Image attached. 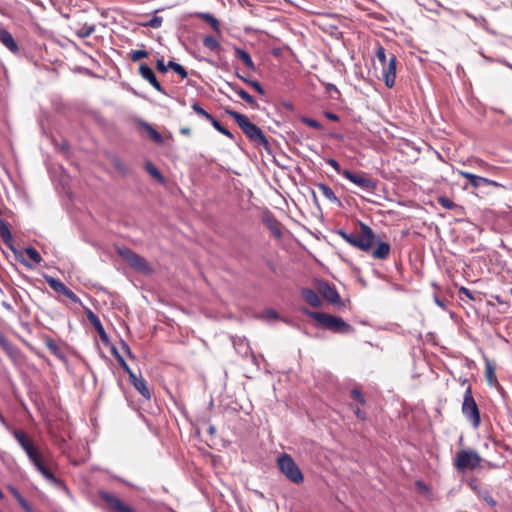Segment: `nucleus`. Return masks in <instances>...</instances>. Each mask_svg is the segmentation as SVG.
Masks as SVG:
<instances>
[{"instance_id": "nucleus-1", "label": "nucleus", "mask_w": 512, "mask_h": 512, "mask_svg": "<svg viewBox=\"0 0 512 512\" xmlns=\"http://www.w3.org/2000/svg\"><path fill=\"white\" fill-rule=\"evenodd\" d=\"M338 234L353 247L364 252H371V256L374 259L386 260L390 255V244L376 239L373 230L363 222H360L359 232L357 233H347L343 230H339Z\"/></svg>"}, {"instance_id": "nucleus-2", "label": "nucleus", "mask_w": 512, "mask_h": 512, "mask_svg": "<svg viewBox=\"0 0 512 512\" xmlns=\"http://www.w3.org/2000/svg\"><path fill=\"white\" fill-rule=\"evenodd\" d=\"M225 113L235 120L239 128L250 141L254 142L258 146H262L265 150L270 151V144L263 131L257 125L252 123L246 115L229 108L225 109Z\"/></svg>"}, {"instance_id": "nucleus-3", "label": "nucleus", "mask_w": 512, "mask_h": 512, "mask_svg": "<svg viewBox=\"0 0 512 512\" xmlns=\"http://www.w3.org/2000/svg\"><path fill=\"white\" fill-rule=\"evenodd\" d=\"M375 55L382 66V78L386 87L392 88L396 80L397 57L394 53L387 55L385 48L380 44L377 45Z\"/></svg>"}, {"instance_id": "nucleus-4", "label": "nucleus", "mask_w": 512, "mask_h": 512, "mask_svg": "<svg viewBox=\"0 0 512 512\" xmlns=\"http://www.w3.org/2000/svg\"><path fill=\"white\" fill-rule=\"evenodd\" d=\"M307 315L333 333L347 334L353 331V327L340 317L317 311H308Z\"/></svg>"}, {"instance_id": "nucleus-5", "label": "nucleus", "mask_w": 512, "mask_h": 512, "mask_svg": "<svg viewBox=\"0 0 512 512\" xmlns=\"http://www.w3.org/2000/svg\"><path fill=\"white\" fill-rule=\"evenodd\" d=\"M30 461L33 463V465L43 475L45 479H47L56 487L66 489V485L64 484V482L58 477H56L52 472L53 461L50 456H45L44 454L39 452L37 455L31 458Z\"/></svg>"}, {"instance_id": "nucleus-6", "label": "nucleus", "mask_w": 512, "mask_h": 512, "mask_svg": "<svg viewBox=\"0 0 512 512\" xmlns=\"http://www.w3.org/2000/svg\"><path fill=\"white\" fill-rule=\"evenodd\" d=\"M462 413L474 428H478L480 426V411L472 395V388L470 385H468L464 392Z\"/></svg>"}, {"instance_id": "nucleus-7", "label": "nucleus", "mask_w": 512, "mask_h": 512, "mask_svg": "<svg viewBox=\"0 0 512 512\" xmlns=\"http://www.w3.org/2000/svg\"><path fill=\"white\" fill-rule=\"evenodd\" d=\"M277 465L279 470L289 479L291 482L295 484H300L304 480V476L294 461V459L289 454H282L277 459Z\"/></svg>"}, {"instance_id": "nucleus-8", "label": "nucleus", "mask_w": 512, "mask_h": 512, "mask_svg": "<svg viewBox=\"0 0 512 512\" xmlns=\"http://www.w3.org/2000/svg\"><path fill=\"white\" fill-rule=\"evenodd\" d=\"M481 460L480 455L476 451L463 449L456 453L453 465L456 470L464 472L479 467Z\"/></svg>"}, {"instance_id": "nucleus-9", "label": "nucleus", "mask_w": 512, "mask_h": 512, "mask_svg": "<svg viewBox=\"0 0 512 512\" xmlns=\"http://www.w3.org/2000/svg\"><path fill=\"white\" fill-rule=\"evenodd\" d=\"M117 252L119 256H121L122 259L125 260L126 263L134 270L142 273H149L151 271L147 261L131 249L126 247L118 248Z\"/></svg>"}, {"instance_id": "nucleus-10", "label": "nucleus", "mask_w": 512, "mask_h": 512, "mask_svg": "<svg viewBox=\"0 0 512 512\" xmlns=\"http://www.w3.org/2000/svg\"><path fill=\"white\" fill-rule=\"evenodd\" d=\"M343 177L368 192H373L377 187L376 181L370 178L363 171L352 172L345 169L343 172Z\"/></svg>"}, {"instance_id": "nucleus-11", "label": "nucleus", "mask_w": 512, "mask_h": 512, "mask_svg": "<svg viewBox=\"0 0 512 512\" xmlns=\"http://www.w3.org/2000/svg\"><path fill=\"white\" fill-rule=\"evenodd\" d=\"M457 173L459 176L467 179L468 181V184L464 185L463 189H468V185H470L474 189H479L485 186H490L494 188H504V186L501 183H498L494 180L482 176L475 175L467 171L458 170Z\"/></svg>"}, {"instance_id": "nucleus-12", "label": "nucleus", "mask_w": 512, "mask_h": 512, "mask_svg": "<svg viewBox=\"0 0 512 512\" xmlns=\"http://www.w3.org/2000/svg\"><path fill=\"white\" fill-rule=\"evenodd\" d=\"M99 497L106 503L111 512H137L120 498L109 492L100 491Z\"/></svg>"}, {"instance_id": "nucleus-13", "label": "nucleus", "mask_w": 512, "mask_h": 512, "mask_svg": "<svg viewBox=\"0 0 512 512\" xmlns=\"http://www.w3.org/2000/svg\"><path fill=\"white\" fill-rule=\"evenodd\" d=\"M45 280L49 287L54 291L63 294L73 303H80V298L72 290H70L60 279L54 278L52 276H45Z\"/></svg>"}, {"instance_id": "nucleus-14", "label": "nucleus", "mask_w": 512, "mask_h": 512, "mask_svg": "<svg viewBox=\"0 0 512 512\" xmlns=\"http://www.w3.org/2000/svg\"><path fill=\"white\" fill-rule=\"evenodd\" d=\"M139 74L143 79H145L149 84L156 89L158 92L162 94H166L165 90L161 86L160 82L157 80L156 75L151 67H149L146 63H141L139 65Z\"/></svg>"}, {"instance_id": "nucleus-15", "label": "nucleus", "mask_w": 512, "mask_h": 512, "mask_svg": "<svg viewBox=\"0 0 512 512\" xmlns=\"http://www.w3.org/2000/svg\"><path fill=\"white\" fill-rule=\"evenodd\" d=\"M318 291L323 298L331 304H340L341 297L335 287L331 286L327 282H320L318 285Z\"/></svg>"}, {"instance_id": "nucleus-16", "label": "nucleus", "mask_w": 512, "mask_h": 512, "mask_svg": "<svg viewBox=\"0 0 512 512\" xmlns=\"http://www.w3.org/2000/svg\"><path fill=\"white\" fill-rule=\"evenodd\" d=\"M86 317L88 321L91 323V325L95 328L97 331L100 339L106 343L108 341V335L99 319V317L89 308L85 310Z\"/></svg>"}, {"instance_id": "nucleus-17", "label": "nucleus", "mask_w": 512, "mask_h": 512, "mask_svg": "<svg viewBox=\"0 0 512 512\" xmlns=\"http://www.w3.org/2000/svg\"><path fill=\"white\" fill-rule=\"evenodd\" d=\"M0 42L12 53L17 54L19 52V46L12 34L5 28H0Z\"/></svg>"}, {"instance_id": "nucleus-18", "label": "nucleus", "mask_w": 512, "mask_h": 512, "mask_svg": "<svg viewBox=\"0 0 512 512\" xmlns=\"http://www.w3.org/2000/svg\"><path fill=\"white\" fill-rule=\"evenodd\" d=\"M228 85L252 109H259V104L257 103V101L248 92H246L244 89L240 88L236 84L229 83Z\"/></svg>"}, {"instance_id": "nucleus-19", "label": "nucleus", "mask_w": 512, "mask_h": 512, "mask_svg": "<svg viewBox=\"0 0 512 512\" xmlns=\"http://www.w3.org/2000/svg\"><path fill=\"white\" fill-rule=\"evenodd\" d=\"M0 347L10 359L16 360L19 357V349L13 345L2 333H0Z\"/></svg>"}, {"instance_id": "nucleus-20", "label": "nucleus", "mask_w": 512, "mask_h": 512, "mask_svg": "<svg viewBox=\"0 0 512 512\" xmlns=\"http://www.w3.org/2000/svg\"><path fill=\"white\" fill-rule=\"evenodd\" d=\"M130 383L146 400L151 399V392L147 386V382L141 375L136 376Z\"/></svg>"}, {"instance_id": "nucleus-21", "label": "nucleus", "mask_w": 512, "mask_h": 512, "mask_svg": "<svg viewBox=\"0 0 512 512\" xmlns=\"http://www.w3.org/2000/svg\"><path fill=\"white\" fill-rule=\"evenodd\" d=\"M194 16L209 24L213 31H215L216 33H221L220 22L212 14L206 12H196Z\"/></svg>"}, {"instance_id": "nucleus-22", "label": "nucleus", "mask_w": 512, "mask_h": 512, "mask_svg": "<svg viewBox=\"0 0 512 512\" xmlns=\"http://www.w3.org/2000/svg\"><path fill=\"white\" fill-rule=\"evenodd\" d=\"M13 436L24 451H27L34 444L23 430L15 429Z\"/></svg>"}, {"instance_id": "nucleus-23", "label": "nucleus", "mask_w": 512, "mask_h": 512, "mask_svg": "<svg viewBox=\"0 0 512 512\" xmlns=\"http://www.w3.org/2000/svg\"><path fill=\"white\" fill-rule=\"evenodd\" d=\"M302 297L312 307L317 308L321 306V300L318 294L310 288L302 290Z\"/></svg>"}, {"instance_id": "nucleus-24", "label": "nucleus", "mask_w": 512, "mask_h": 512, "mask_svg": "<svg viewBox=\"0 0 512 512\" xmlns=\"http://www.w3.org/2000/svg\"><path fill=\"white\" fill-rule=\"evenodd\" d=\"M234 52H235V57H237L238 59H240L244 65L249 68L250 70H255V64L250 56V54L239 48V47H234Z\"/></svg>"}, {"instance_id": "nucleus-25", "label": "nucleus", "mask_w": 512, "mask_h": 512, "mask_svg": "<svg viewBox=\"0 0 512 512\" xmlns=\"http://www.w3.org/2000/svg\"><path fill=\"white\" fill-rule=\"evenodd\" d=\"M264 223L275 237L280 238L282 236L281 223L277 219L267 217Z\"/></svg>"}, {"instance_id": "nucleus-26", "label": "nucleus", "mask_w": 512, "mask_h": 512, "mask_svg": "<svg viewBox=\"0 0 512 512\" xmlns=\"http://www.w3.org/2000/svg\"><path fill=\"white\" fill-rule=\"evenodd\" d=\"M0 237L8 247H12L13 237L8 224L4 220H0Z\"/></svg>"}, {"instance_id": "nucleus-27", "label": "nucleus", "mask_w": 512, "mask_h": 512, "mask_svg": "<svg viewBox=\"0 0 512 512\" xmlns=\"http://www.w3.org/2000/svg\"><path fill=\"white\" fill-rule=\"evenodd\" d=\"M95 29H96V27L94 24H87V23L82 24V25L79 24L75 28V34H76V36H78L81 39L87 38L95 32Z\"/></svg>"}, {"instance_id": "nucleus-28", "label": "nucleus", "mask_w": 512, "mask_h": 512, "mask_svg": "<svg viewBox=\"0 0 512 512\" xmlns=\"http://www.w3.org/2000/svg\"><path fill=\"white\" fill-rule=\"evenodd\" d=\"M319 191L322 193V195L328 199L329 201L333 202V203H339V199L337 198V196L335 195L334 191L326 184L324 183H319L317 185Z\"/></svg>"}, {"instance_id": "nucleus-29", "label": "nucleus", "mask_w": 512, "mask_h": 512, "mask_svg": "<svg viewBox=\"0 0 512 512\" xmlns=\"http://www.w3.org/2000/svg\"><path fill=\"white\" fill-rule=\"evenodd\" d=\"M485 377H486V380L489 385L492 386L495 383H497L495 368H494L493 364L488 359H486V361H485Z\"/></svg>"}, {"instance_id": "nucleus-30", "label": "nucleus", "mask_w": 512, "mask_h": 512, "mask_svg": "<svg viewBox=\"0 0 512 512\" xmlns=\"http://www.w3.org/2000/svg\"><path fill=\"white\" fill-rule=\"evenodd\" d=\"M142 126L147 131V133L152 141H154L155 143H158V144H161L163 142L162 135L158 131H156L150 124L143 122Z\"/></svg>"}, {"instance_id": "nucleus-31", "label": "nucleus", "mask_w": 512, "mask_h": 512, "mask_svg": "<svg viewBox=\"0 0 512 512\" xmlns=\"http://www.w3.org/2000/svg\"><path fill=\"white\" fill-rule=\"evenodd\" d=\"M145 170L158 182H160V183L164 182V177H163L162 173L153 163L147 162L145 164Z\"/></svg>"}, {"instance_id": "nucleus-32", "label": "nucleus", "mask_w": 512, "mask_h": 512, "mask_svg": "<svg viewBox=\"0 0 512 512\" xmlns=\"http://www.w3.org/2000/svg\"><path fill=\"white\" fill-rule=\"evenodd\" d=\"M45 344H46V347L48 348V350L53 355H55L56 357H58L60 359L64 358V354H63L60 346L57 344V342L55 340L49 338L46 340Z\"/></svg>"}, {"instance_id": "nucleus-33", "label": "nucleus", "mask_w": 512, "mask_h": 512, "mask_svg": "<svg viewBox=\"0 0 512 512\" xmlns=\"http://www.w3.org/2000/svg\"><path fill=\"white\" fill-rule=\"evenodd\" d=\"M202 42L204 47L211 51H217L220 48L219 41L213 36H205Z\"/></svg>"}, {"instance_id": "nucleus-34", "label": "nucleus", "mask_w": 512, "mask_h": 512, "mask_svg": "<svg viewBox=\"0 0 512 512\" xmlns=\"http://www.w3.org/2000/svg\"><path fill=\"white\" fill-rule=\"evenodd\" d=\"M168 67L177 73L182 79H185L188 75L186 69L177 62L169 61Z\"/></svg>"}, {"instance_id": "nucleus-35", "label": "nucleus", "mask_w": 512, "mask_h": 512, "mask_svg": "<svg viewBox=\"0 0 512 512\" xmlns=\"http://www.w3.org/2000/svg\"><path fill=\"white\" fill-rule=\"evenodd\" d=\"M162 23H163V18L162 17L154 16L149 21L140 23V25L143 26V27H150V28L157 29V28H160L162 26Z\"/></svg>"}, {"instance_id": "nucleus-36", "label": "nucleus", "mask_w": 512, "mask_h": 512, "mask_svg": "<svg viewBox=\"0 0 512 512\" xmlns=\"http://www.w3.org/2000/svg\"><path fill=\"white\" fill-rule=\"evenodd\" d=\"M26 255L35 263L39 264L42 261L40 253L33 247L25 248Z\"/></svg>"}, {"instance_id": "nucleus-37", "label": "nucleus", "mask_w": 512, "mask_h": 512, "mask_svg": "<svg viewBox=\"0 0 512 512\" xmlns=\"http://www.w3.org/2000/svg\"><path fill=\"white\" fill-rule=\"evenodd\" d=\"M192 109L201 117L205 118L206 120H208L210 123L212 122V120L214 119V117L208 113L206 110H204L198 103H193L192 104Z\"/></svg>"}, {"instance_id": "nucleus-38", "label": "nucleus", "mask_w": 512, "mask_h": 512, "mask_svg": "<svg viewBox=\"0 0 512 512\" xmlns=\"http://www.w3.org/2000/svg\"><path fill=\"white\" fill-rule=\"evenodd\" d=\"M211 124L218 132H220L221 134L225 135L226 137H228L230 139H233V134L228 129H226L224 126H222L221 123L217 119L214 118L212 120Z\"/></svg>"}, {"instance_id": "nucleus-39", "label": "nucleus", "mask_w": 512, "mask_h": 512, "mask_svg": "<svg viewBox=\"0 0 512 512\" xmlns=\"http://www.w3.org/2000/svg\"><path fill=\"white\" fill-rule=\"evenodd\" d=\"M437 202L445 209H449V210H452V209H455L458 207L457 204H455L452 200H450L449 198L447 197H444V196H440L438 197L437 199Z\"/></svg>"}, {"instance_id": "nucleus-40", "label": "nucleus", "mask_w": 512, "mask_h": 512, "mask_svg": "<svg viewBox=\"0 0 512 512\" xmlns=\"http://www.w3.org/2000/svg\"><path fill=\"white\" fill-rule=\"evenodd\" d=\"M147 57H148V52L146 50H135V51H132L130 54V59L133 62H137V61H139L143 58H147Z\"/></svg>"}, {"instance_id": "nucleus-41", "label": "nucleus", "mask_w": 512, "mask_h": 512, "mask_svg": "<svg viewBox=\"0 0 512 512\" xmlns=\"http://www.w3.org/2000/svg\"><path fill=\"white\" fill-rule=\"evenodd\" d=\"M302 123H304L305 125L311 127V128H314L316 130H321L323 128L322 124L312 118H308V117H303L301 119Z\"/></svg>"}, {"instance_id": "nucleus-42", "label": "nucleus", "mask_w": 512, "mask_h": 512, "mask_svg": "<svg viewBox=\"0 0 512 512\" xmlns=\"http://www.w3.org/2000/svg\"><path fill=\"white\" fill-rule=\"evenodd\" d=\"M478 494L482 497V499L491 507L496 506V501L494 498L490 495V493L487 490L478 491Z\"/></svg>"}, {"instance_id": "nucleus-43", "label": "nucleus", "mask_w": 512, "mask_h": 512, "mask_svg": "<svg viewBox=\"0 0 512 512\" xmlns=\"http://www.w3.org/2000/svg\"><path fill=\"white\" fill-rule=\"evenodd\" d=\"M351 397L358 403H360L362 405L365 404V397L359 389L353 388L351 390Z\"/></svg>"}, {"instance_id": "nucleus-44", "label": "nucleus", "mask_w": 512, "mask_h": 512, "mask_svg": "<svg viewBox=\"0 0 512 512\" xmlns=\"http://www.w3.org/2000/svg\"><path fill=\"white\" fill-rule=\"evenodd\" d=\"M326 163H327L328 165H330V166L335 170V172H336L337 174H340V175H342V176H343V172H344V170H342V169H341V166H340V164L338 163V161H336V160H335V159H333V158H329V159H327V160H326Z\"/></svg>"}, {"instance_id": "nucleus-45", "label": "nucleus", "mask_w": 512, "mask_h": 512, "mask_svg": "<svg viewBox=\"0 0 512 512\" xmlns=\"http://www.w3.org/2000/svg\"><path fill=\"white\" fill-rule=\"evenodd\" d=\"M249 85L256 91L258 92L259 94L261 95H264L265 94V91L263 89V87L261 86V84L256 81V80H253V81H249Z\"/></svg>"}, {"instance_id": "nucleus-46", "label": "nucleus", "mask_w": 512, "mask_h": 512, "mask_svg": "<svg viewBox=\"0 0 512 512\" xmlns=\"http://www.w3.org/2000/svg\"><path fill=\"white\" fill-rule=\"evenodd\" d=\"M156 68L160 73H166L169 67H168V64L167 65L164 64V60H163V58H161V59H157Z\"/></svg>"}, {"instance_id": "nucleus-47", "label": "nucleus", "mask_w": 512, "mask_h": 512, "mask_svg": "<svg viewBox=\"0 0 512 512\" xmlns=\"http://www.w3.org/2000/svg\"><path fill=\"white\" fill-rule=\"evenodd\" d=\"M113 355L115 356L116 360L118 361L119 365L121 366L122 369L126 368L127 366H129L126 361L124 360V358L114 349L113 350Z\"/></svg>"}, {"instance_id": "nucleus-48", "label": "nucleus", "mask_w": 512, "mask_h": 512, "mask_svg": "<svg viewBox=\"0 0 512 512\" xmlns=\"http://www.w3.org/2000/svg\"><path fill=\"white\" fill-rule=\"evenodd\" d=\"M476 163L478 164V166L482 169V170H485V171H489L491 169H493L494 167L492 165H490L489 163L481 160V159H477L476 160Z\"/></svg>"}, {"instance_id": "nucleus-49", "label": "nucleus", "mask_w": 512, "mask_h": 512, "mask_svg": "<svg viewBox=\"0 0 512 512\" xmlns=\"http://www.w3.org/2000/svg\"><path fill=\"white\" fill-rule=\"evenodd\" d=\"M25 452H26V454H27V456H28V458H29V460H30V459H31V458H33L35 455H37L40 451H39V449H38V448L33 444V445H32V446H30V448H29L27 451H25Z\"/></svg>"}, {"instance_id": "nucleus-50", "label": "nucleus", "mask_w": 512, "mask_h": 512, "mask_svg": "<svg viewBox=\"0 0 512 512\" xmlns=\"http://www.w3.org/2000/svg\"><path fill=\"white\" fill-rule=\"evenodd\" d=\"M8 489H9L10 493L13 495V497L17 500V502H19L20 499H23V497L20 494V492L18 491V489H16L13 486H9Z\"/></svg>"}, {"instance_id": "nucleus-51", "label": "nucleus", "mask_w": 512, "mask_h": 512, "mask_svg": "<svg viewBox=\"0 0 512 512\" xmlns=\"http://www.w3.org/2000/svg\"><path fill=\"white\" fill-rule=\"evenodd\" d=\"M459 294L460 295H465L466 297H468L471 300H475L472 292L468 288H466V287H461L459 289Z\"/></svg>"}, {"instance_id": "nucleus-52", "label": "nucleus", "mask_w": 512, "mask_h": 512, "mask_svg": "<svg viewBox=\"0 0 512 512\" xmlns=\"http://www.w3.org/2000/svg\"><path fill=\"white\" fill-rule=\"evenodd\" d=\"M18 503L22 507V509H24L26 512H32L33 511L31 505L26 501V499H24V498L20 499V501Z\"/></svg>"}, {"instance_id": "nucleus-53", "label": "nucleus", "mask_w": 512, "mask_h": 512, "mask_svg": "<svg viewBox=\"0 0 512 512\" xmlns=\"http://www.w3.org/2000/svg\"><path fill=\"white\" fill-rule=\"evenodd\" d=\"M114 166H115V168H116L118 171H120V172H122V173H126V172H127V168H126V166H125V165H124L120 160H116V161L114 162Z\"/></svg>"}, {"instance_id": "nucleus-54", "label": "nucleus", "mask_w": 512, "mask_h": 512, "mask_svg": "<svg viewBox=\"0 0 512 512\" xmlns=\"http://www.w3.org/2000/svg\"><path fill=\"white\" fill-rule=\"evenodd\" d=\"M354 413L356 415V417L360 420H365L366 418V413L364 411H362L360 408H355L354 409Z\"/></svg>"}, {"instance_id": "nucleus-55", "label": "nucleus", "mask_w": 512, "mask_h": 512, "mask_svg": "<svg viewBox=\"0 0 512 512\" xmlns=\"http://www.w3.org/2000/svg\"><path fill=\"white\" fill-rule=\"evenodd\" d=\"M324 115H325L326 118H328L331 121H338L339 120L338 115H336L335 113L325 112Z\"/></svg>"}, {"instance_id": "nucleus-56", "label": "nucleus", "mask_w": 512, "mask_h": 512, "mask_svg": "<svg viewBox=\"0 0 512 512\" xmlns=\"http://www.w3.org/2000/svg\"><path fill=\"white\" fill-rule=\"evenodd\" d=\"M128 375H129V380L131 381L132 379H134L137 375L131 370V368L129 366H127L126 368L123 369Z\"/></svg>"}, {"instance_id": "nucleus-57", "label": "nucleus", "mask_w": 512, "mask_h": 512, "mask_svg": "<svg viewBox=\"0 0 512 512\" xmlns=\"http://www.w3.org/2000/svg\"><path fill=\"white\" fill-rule=\"evenodd\" d=\"M122 347L130 358H134L129 346L126 343L123 342Z\"/></svg>"}, {"instance_id": "nucleus-58", "label": "nucleus", "mask_w": 512, "mask_h": 512, "mask_svg": "<svg viewBox=\"0 0 512 512\" xmlns=\"http://www.w3.org/2000/svg\"><path fill=\"white\" fill-rule=\"evenodd\" d=\"M0 423L4 425L5 427H8V422L6 418L0 413Z\"/></svg>"}, {"instance_id": "nucleus-59", "label": "nucleus", "mask_w": 512, "mask_h": 512, "mask_svg": "<svg viewBox=\"0 0 512 512\" xmlns=\"http://www.w3.org/2000/svg\"><path fill=\"white\" fill-rule=\"evenodd\" d=\"M180 132H181L182 134L189 135V134H190V129H189V128H182V129L180 130Z\"/></svg>"}, {"instance_id": "nucleus-60", "label": "nucleus", "mask_w": 512, "mask_h": 512, "mask_svg": "<svg viewBox=\"0 0 512 512\" xmlns=\"http://www.w3.org/2000/svg\"><path fill=\"white\" fill-rule=\"evenodd\" d=\"M237 77H239L243 82L247 83L249 85V81H251L250 79H247L239 74H237Z\"/></svg>"}, {"instance_id": "nucleus-61", "label": "nucleus", "mask_w": 512, "mask_h": 512, "mask_svg": "<svg viewBox=\"0 0 512 512\" xmlns=\"http://www.w3.org/2000/svg\"><path fill=\"white\" fill-rule=\"evenodd\" d=\"M327 90H335L336 92H339V91L337 90L336 86H335V85H333V84H328V86H327Z\"/></svg>"}, {"instance_id": "nucleus-62", "label": "nucleus", "mask_w": 512, "mask_h": 512, "mask_svg": "<svg viewBox=\"0 0 512 512\" xmlns=\"http://www.w3.org/2000/svg\"><path fill=\"white\" fill-rule=\"evenodd\" d=\"M4 498V494L2 493V491L0 490V499H3Z\"/></svg>"}, {"instance_id": "nucleus-63", "label": "nucleus", "mask_w": 512, "mask_h": 512, "mask_svg": "<svg viewBox=\"0 0 512 512\" xmlns=\"http://www.w3.org/2000/svg\"><path fill=\"white\" fill-rule=\"evenodd\" d=\"M437 304L442 306L441 302L439 300H436Z\"/></svg>"}]
</instances>
